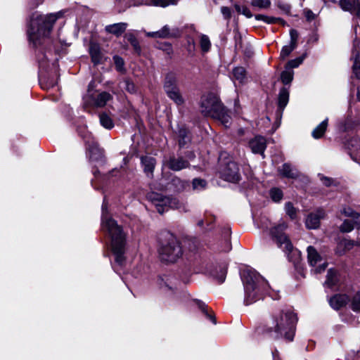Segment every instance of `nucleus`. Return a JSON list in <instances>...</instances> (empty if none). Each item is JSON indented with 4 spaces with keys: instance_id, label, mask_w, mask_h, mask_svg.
<instances>
[{
    "instance_id": "f257e3e1",
    "label": "nucleus",
    "mask_w": 360,
    "mask_h": 360,
    "mask_svg": "<svg viewBox=\"0 0 360 360\" xmlns=\"http://www.w3.org/2000/svg\"><path fill=\"white\" fill-rule=\"evenodd\" d=\"M102 229L108 233L110 238L111 250L115 255V262L123 265L125 257L126 235L122 228L115 220L110 217L107 213V202L104 199L102 205Z\"/></svg>"
},
{
    "instance_id": "f03ea898",
    "label": "nucleus",
    "mask_w": 360,
    "mask_h": 360,
    "mask_svg": "<svg viewBox=\"0 0 360 360\" xmlns=\"http://www.w3.org/2000/svg\"><path fill=\"white\" fill-rule=\"evenodd\" d=\"M297 320L296 314L290 309L277 311L271 315L266 330L273 338H284L292 341Z\"/></svg>"
},
{
    "instance_id": "7ed1b4c3",
    "label": "nucleus",
    "mask_w": 360,
    "mask_h": 360,
    "mask_svg": "<svg viewBox=\"0 0 360 360\" xmlns=\"http://www.w3.org/2000/svg\"><path fill=\"white\" fill-rule=\"evenodd\" d=\"M240 276L244 286L245 305L259 300L263 292H268V283L255 270L245 268L241 271Z\"/></svg>"
},
{
    "instance_id": "20e7f679",
    "label": "nucleus",
    "mask_w": 360,
    "mask_h": 360,
    "mask_svg": "<svg viewBox=\"0 0 360 360\" xmlns=\"http://www.w3.org/2000/svg\"><path fill=\"white\" fill-rule=\"evenodd\" d=\"M61 12L50 13L46 15H37L31 19L27 30L28 39L37 47L49 37L53 24L61 16Z\"/></svg>"
},
{
    "instance_id": "39448f33",
    "label": "nucleus",
    "mask_w": 360,
    "mask_h": 360,
    "mask_svg": "<svg viewBox=\"0 0 360 360\" xmlns=\"http://www.w3.org/2000/svg\"><path fill=\"white\" fill-rule=\"evenodd\" d=\"M158 251L160 259L167 263H174L183 255L182 247L176 237L169 233L160 234Z\"/></svg>"
},
{
    "instance_id": "423d86ee",
    "label": "nucleus",
    "mask_w": 360,
    "mask_h": 360,
    "mask_svg": "<svg viewBox=\"0 0 360 360\" xmlns=\"http://www.w3.org/2000/svg\"><path fill=\"white\" fill-rule=\"evenodd\" d=\"M286 229L287 224L283 221L277 226L271 228L270 233L278 246L281 248L288 255V256H289L290 253H292L293 255L299 257L300 255V251L294 250L292 243L284 233V231Z\"/></svg>"
},
{
    "instance_id": "0eeeda50",
    "label": "nucleus",
    "mask_w": 360,
    "mask_h": 360,
    "mask_svg": "<svg viewBox=\"0 0 360 360\" xmlns=\"http://www.w3.org/2000/svg\"><path fill=\"white\" fill-rule=\"evenodd\" d=\"M148 199L155 207L160 214H163L169 208L184 209V206L177 198L165 196L162 193L152 192L148 193Z\"/></svg>"
},
{
    "instance_id": "6e6552de",
    "label": "nucleus",
    "mask_w": 360,
    "mask_h": 360,
    "mask_svg": "<svg viewBox=\"0 0 360 360\" xmlns=\"http://www.w3.org/2000/svg\"><path fill=\"white\" fill-rule=\"evenodd\" d=\"M222 155L220 157V174L226 181L237 182L240 179L239 167L231 158H224L222 161Z\"/></svg>"
},
{
    "instance_id": "1a4fd4ad",
    "label": "nucleus",
    "mask_w": 360,
    "mask_h": 360,
    "mask_svg": "<svg viewBox=\"0 0 360 360\" xmlns=\"http://www.w3.org/2000/svg\"><path fill=\"white\" fill-rule=\"evenodd\" d=\"M223 105L214 94H208L201 98L200 110L207 117H213Z\"/></svg>"
},
{
    "instance_id": "9d476101",
    "label": "nucleus",
    "mask_w": 360,
    "mask_h": 360,
    "mask_svg": "<svg viewBox=\"0 0 360 360\" xmlns=\"http://www.w3.org/2000/svg\"><path fill=\"white\" fill-rule=\"evenodd\" d=\"M340 214L349 219H345L340 226V231L343 233L352 231L354 226H360V214L349 207H344L340 210Z\"/></svg>"
},
{
    "instance_id": "9b49d317",
    "label": "nucleus",
    "mask_w": 360,
    "mask_h": 360,
    "mask_svg": "<svg viewBox=\"0 0 360 360\" xmlns=\"http://www.w3.org/2000/svg\"><path fill=\"white\" fill-rule=\"evenodd\" d=\"M307 259L309 265L314 268L312 271L315 274L322 273L328 266L327 262L323 260L316 250L312 246L307 248Z\"/></svg>"
},
{
    "instance_id": "f8f14e48",
    "label": "nucleus",
    "mask_w": 360,
    "mask_h": 360,
    "mask_svg": "<svg viewBox=\"0 0 360 360\" xmlns=\"http://www.w3.org/2000/svg\"><path fill=\"white\" fill-rule=\"evenodd\" d=\"M81 136L86 143L89 160L92 162L101 160L103 158V151L98 147V143L94 141L91 135L81 134Z\"/></svg>"
},
{
    "instance_id": "ddd939ff",
    "label": "nucleus",
    "mask_w": 360,
    "mask_h": 360,
    "mask_svg": "<svg viewBox=\"0 0 360 360\" xmlns=\"http://www.w3.org/2000/svg\"><path fill=\"white\" fill-rule=\"evenodd\" d=\"M326 212L323 209H318L314 212L310 213L305 221L306 226L309 229H315L319 227L320 221L324 218Z\"/></svg>"
},
{
    "instance_id": "4468645a",
    "label": "nucleus",
    "mask_w": 360,
    "mask_h": 360,
    "mask_svg": "<svg viewBox=\"0 0 360 360\" xmlns=\"http://www.w3.org/2000/svg\"><path fill=\"white\" fill-rule=\"evenodd\" d=\"M167 166L172 171L178 172L189 167L190 164L188 160L182 157L171 156L167 160Z\"/></svg>"
},
{
    "instance_id": "2eb2a0df",
    "label": "nucleus",
    "mask_w": 360,
    "mask_h": 360,
    "mask_svg": "<svg viewBox=\"0 0 360 360\" xmlns=\"http://www.w3.org/2000/svg\"><path fill=\"white\" fill-rule=\"evenodd\" d=\"M249 146L253 153L263 155L266 147V139L261 136H256L249 141Z\"/></svg>"
},
{
    "instance_id": "dca6fc26",
    "label": "nucleus",
    "mask_w": 360,
    "mask_h": 360,
    "mask_svg": "<svg viewBox=\"0 0 360 360\" xmlns=\"http://www.w3.org/2000/svg\"><path fill=\"white\" fill-rule=\"evenodd\" d=\"M348 146L351 158L360 164V137L352 138L348 143Z\"/></svg>"
},
{
    "instance_id": "f3484780",
    "label": "nucleus",
    "mask_w": 360,
    "mask_h": 360,
    "mask_svg": "<svg viewBox=\"0 0 360 360\" xmlns=\"http://www.w3.org/2000/svg\"><path fill=\"white\" fill-rule=\"evenodd\" d=\"M348 302L349 297L345 294H337L329 299L330 307L335 310H338L345 306Z\"/></svg>"
},
{
    "instance_id": "a211bd4d",
    "label": "nucleus",
    "mask_w": 360,
    "mask_h": 360,
    "mask_svg": "<svg viewBox=\"0 0 360 360\" xmlns=\"http://www.w3.org/2000/svg\"><path fill=\"white\" fill-rule=\"evenodd\" d=\"M127 26L126 22H118L105 26V30L109 34L120 37L126 31Z\"/></svg>"
},
{
    "instance_id": "6ab92c4d",
    "label": "nucleus",
    "mask_w": 360,
    "mask_h": 360,
    "mask_svg": "<svg viewBox=\"0 0 360 360\" xmlns=\"http://www.w3.org/2000/svg\"><path fill=\"white\" fill-rule=\"evenodd\" d=\"M278 172L282 176L289 179H295L299 175L297 169L288 163L283 164L278 169Z\"/></svg>"
},
{
    "instance_id": "aec40b11",
    "label": "nucleus",
    "mask_w": 360,
    "mask_h": 360,
    "mask_svg": "<svg viewBox=\"0 0 360 360\" xmlns=\"http://www.w3.org/2000/svg\"><path fill=\"white\" fill-rule=\"evenodd\" d=\"M212 118L218 120L225 127H228L231 123V116L225 108L222 105Z\"/></svg>"
},
{
    "instance_id": "412c9836",
    "label": "nucleus",
    "mask_w": 360,
    "mask_h": 360,
    "mask_svg": "<svg viewBox=\"0 0 360 360\" xmlns=\"http://www.w3.org/2000/svg\"><path fill=\"white\" fill-rule=\"evenodd\" d=\"M178 0H142L135 6L147 5L160 7H166L170 4H176Z\"/></svg>"
},
{
    "instance_id": "4be33fe9",
    "label": "nucleus",
    "mask_w": 360,
    "mask_h": 360,
    "mask_svg": "<svg viewBox=\"0 0 360 360\" xmlns=\"http://www.w3.org/2000/svg\"><path fill=\"white\" fill-rule=\"evenodd\" d=\"M141 163L147 175H152L156 165L155 159L150 156H144L141 158Z\"/></svg>"
},
{
    "instance_id": "5701e85b",
    "label": "nucleus",
    "mask_w": 360,
    "mask_h": 360,
    "mask_svg": "<svg viewBox=\"0 0 360 360\" xmlns=\"http://www.w3.org/2000/svg\"><path fill=\"white\" fill-rule=\"evenodd\" d=\"M356 46V42H354L352 56V60H353L352 70L356 77L360 79V58Z\"/></svg>"
},
{
    "instance_id": "b1692460",
    "label": "nucleus",
    "mask_w": 360,
    "mask_h": 360,
    "mask_svg": "<svg viewBox=\"0 0 360 360\" xmlns=\"http://www.w3.org/2000/svg\"><path fill=\"white\" fill-rule=\"evenodd\" d=\"M89 53L91 58V60L95 65L101 63L102 54L101 53L100 47L97 44H90Z\"/></svg>"
},
{
    "instance_id": "393cba45",
    "label": "nucleus",
    "mask_w": 360,
    "mask_h": 360,
    "mask_svg": "<svg viewBox=\"0 0 360 360\" xmlns=\"http://www.w3.org/2000/svg\"><path fill=\"white\" fill-rule=\"evenodd\" d=\"M158 38L169 39L176 37L178 34V30L170 28L168 25H165L162 29L158 31Z\"/></svg>"
},
{
    "instance_id": "a878e982",
    "label": "nucleus",
    "mask_w": 360,
    "mask_h": 360,
    "mask_svg": "<svg viewBox=\"0 0 360 360\" xmlns=\"http://www.w3.org/2000/svg\"><path fill=\"white\" fill-rule=\"evenodd\" d=\"M339 5L345 11L357 15L356 0H340Z\"/></svg>"
},
{
    "instance_id": "bb28decb",
    "label": "nucleus",
    "mask_w": 360,
    "mask_h": 360,
    "mask_svg": "<svg viewBox=\"0 0 360 360\" xmlns=\"http://www.w3.org/2000/svg\"><path fill=\"white\" fill-rule=\"evenodd\" d=\"M289 101V90L283 87L281 89L278 94V108L283 110L287 105Z\"/></svg>"
},
{
    "instance_id": "cd10ccee",
    "label": "nucleus",
    "mask_w": 360,
    "mask_h": 360,
    "mask_svg": "<svg viewBox=\"0 0 360 360\" xmlns=\"http://www.w3.org/2000/svg\"><path fill=\"white\" fill-rule=\"evenodd\" d=\"M328 119L326 118L312 131L311 135L314 139H318L323 136L328 127Z\"/></svg>"
},
{
    "instance_id": "c85d7f7f",
    "label": "nucleus",
    "mask_w": 360,
    "mask_h": 360,
    "mask_svg": "<svg viewBox=\"0 0 360 360\" xmlns=\"http://www.w3.org/2000/svg\"><path fill=\"white\" fill-rule=\"evenodd\" d=\"M179 144L180 147H184L191 140L189 131L185 127H179L178 130Z\"/></svg>"
},
{
    "instance_id": "c756f323",
    "label": "nucleus",
    "mask_w": 360,
    "mask_h": 360,
    "mask_svg": "<svg viewBox=\"0 0 360 360\" xmlns=\"http://www.w3.org/2000/svg\"><path fill=\"white\" fill-rule=\"evenodd\" d=\"M112 99V96L105 91L100 93L94 100V103L97 107H103L108 101Z\"/></svg>"
},
{
    "instance_id": "7c9ffc66",
    "label": "nucleus",
    "mask_w": 360,
    "mask_h": 360,
    "mask_svg": "<svg viewBox=\"0 0 360 360\" xmlns=\"http://www.w3.org/2000/svg\"><path fill=\"white\" fill-rule=\"evenodd\" d=\"M234 79L238 81L240 84H243L246 79L245 70L243 67H237L233 70Z\"/></svg>"
},
{
    "instance_id": "2f4dec72",
    "label": "nucleus",
    "mask_w": 360,
    "mask_h": 360,
    "mask_svg": "<svg viewBox=\"0 0 360 360\" xmlns=\"http://www.w3.org/2000/svg\"><path fill=\"white\" fill-rule=\"evenodd\" d=\"M158 283L160 288L164 290H170L172 289V278L169 276H161L158 278Z\"/></svg>"
},
{
    "instance_id": "473e14b6",
    "label": "nucleus",
    "mask_w": 360,
    "mask_h": 360,
    "mask_svg": "<svg viewBox=\"0 0 360 360\" xmlns=\"http://www.w3.org/2000/svg\"><path fill=\"white\" fill-rule=\"evenodd\" d=\"M100 122L105 129H110L114 127V123L111 117L106 113H101L99 115Z\"/></svg>"
},
{
    "instance_id": "72a5a7b5",
    "label": "nucleus",
    "mask_w": 360,
    "mask_h": 360,
    "mask_svg": "<svg viewBox=\"0 0 360 360\" xmlns=\"http://www.w3.org/2000/svg\"><path fill=\"white\" fill-rule=\"evenodd\" d=\"M195 302L199 309L204 313L207 318L209 319L213 323L215 324V316L209 312L207 306L204 302L198 300H197Z\"/></svg>"
},
{
    "instance_id": "f704fd0d",
    "label": "nucleus",
    "mask_w": 360,
    "mask_h": 360,
    "mask_svg": "<svg viewBox=\"0 0 360 360\" xmlns=\"http://www.w3.org/2000/svg\"><path fill=\"white\" fill-rule=\"evenodd\" d=\"M176 85H177V78L176 75L172 72L167 74L164 82V90Z\"/></svg>"
},
{
    "instance_id": "c9c22d12",
    "label": "nucleus",
    "mask_w": 360,
    "mask_h": 360,
    "mask_svg": "<svg viewBox=\"0 0 360 360\" xmlns=\"http://www.w3.org/2000/svg\"><path fill=\"white\" fill-rule=\"evenodd\" d=\"M167 96L172 100L177 105H181L184 103V99L180 92L178 91H170Z\"/></svg>"
},
{
    "instance_id": "e433bc0d",
    "label": "nucleus",
    "mask_w": 360,
    "mask_h": 360,
    "mask_svg": "<svg viewBox=\"0 0 360 360\" xmlns=\"http://www.w3.org/2000/svg\"><path fill=\"white\" fill-rule=\"evenodd\" d=\"M351 309L356 312H360V291L356 292L351 300Z\"/></svg>"
},
{
    "instance_id": "4c0bfd02",
    "label": "nucleus",
    "mask_w": 360,
    "mask_h": 360,
    "mask_svg": "<svg viewBox=\"0 0 360 360\" xmlns=\"http://www.w3.org/2000/svg\"><path fill=\"white\" fill-rule=\"evenodd\" d=\"M200 46L203 52H207L211 46V42L208 36L205 34H200Z\"/></svg>"
},
{
    "instance_id": "58836bf2",
    "label": "nucleus",
    "mask_w": 360,
    "mask_h": 360,
    "mask_svg": "<svg viewBox=\"0 0 360 360\" xmlns=\"http://www.w3.org/2000/svg\"><path fill=\"white\" fill-rule=\"evenodd\" d=\"M269 195L273 201L278 202L283 198L282 191L278 188H273L270 190Z\"/></svg>"
},
{
    "instance_id": "ea45409f",
    "label": "nucleus",
    "mask_w": 360,
    "mask_h": 360,
    "mask_svg": "<svg viewBox=\"0 0 360 360\" xmlns=\"http://www.w3.org/2000/svg\"><path fill=\"white\" fill-rule=\"evenodd\" d=\"M281 79L284 84H290L293 79V71L285 69V70L282 72Z\"/></svg>"
},
{
    "instance_id": "a19ab883",
    "label": "nucleus",
    "mask_w": 360,
    "mask_h": 360,
    "mask_svg": "<svg viewBox=\"0 0 360 360\" xmlns=\"http://www.w3.org/2000/svg\"><path fill=\"white\" fill-rule=\"evenodd\" d=\"M251 5L254 7H257L260 9H266L270 7V0H252Z\"/></svg>"
},
{
    "instance_id": "79ce46f5",
    "label": "nucleus",
    "mask_w": 360,
    "mask_h": 360,
    "mask_svg": "<svg viewBox=\"0 0 360 360\" xmlns=\"http://www.w3.org/2000/svg\"><path fill=\"white\" fill-rule=\"evenodd\" d=\"M285 210L286 214L290 217V219H295L297 216V209L293 206L292 202H288L285 205Z\"/></svg>"
},
{
    "instance_id": "37998d69",
    "label": "nucleus",
    "mask_w": 360,
    "mask_h": 360,
    "mask_svg": "<svg viewBox=\"0 0 360 360\" xmlns=\"http://www.w3.org/2000/svg\"><path fill=\"white\" fill-rule=\"evenodd\" d=\"M207 185L204 179L195 178L192 181V186L193 190L202 191L205 188Z\"/></svg>"
},
{
    "instance_id": "c03bdc74",
    "label": "nucleus",
    "mask_w": 360,
    "mask_h": 360,
    "mask_svg": "<svg viewBox=\"0 0 360 360\" xmlns=\"http://www.w3.org/2000/svg\"><path fill=\"white\" fill-rule=\"evenodd\" d=\"M295 48V46L290 44L289 45L284 46L281 51L280 58L285 60Z\"/></svg>"
},
{
    "instance_id": "a18cd8bd",
    "label": "nucleus",
    "mask_w": 360,
    "mask_h": 360,
    "mask_svg": "<svg viewBox=\"0 0 360 360\" xmlns=\"http://www.w3.org/2000/svg\"><path fill=\"white\" fill-rule=\"evenodd\" d=\"M336 282V274L333 269H329L327 273V278L325 283L329 286L332 287L335 285Z\"/></svg>"
},
{
    "instance_id": "49530a36",
    "label": "nucleus",
    "mask_w": 360,
    "mask_h": 360,
    "mask_svg": "<svg viewBox=\"0 0 360 360\" xmlns=\"http://www.w3.org/2000/svg\"><path fill=\"white\" fill-rule=\"evenodd\" d=\"M172 184L176 187L178 191H183L188 186V182L182 181L179 178H174L172 179Z\"/></svg>"
},
{
    "instance_id": "de8ad7c7",
    "label": "nucleus",
    "mask_w": 360,
    "mask_h": 360,
    "mask_svg": "<svg viewBox=\"0 0 360 360\" xmlns=\"http://www.w3.org/2000/svg\"><path fill=\"white\" fill-rule=\"evenodd\" d=\"M303 61V58L300 57L293 60H290L288 62L285 66V69L291 70L292 68H297Z\"/></svg>"
},
{
    "instance_id": "09e8293b",
    "label": "nucleus",
    "mask_w": 360,
    "mask_h": 360,
    "mask_svg": "<svg viewBox=\"0 0 360 360\" xmlns=\"http://www.w3.org/2000/svg\"><path fill=\"white\" fill-rule=\"evenodd\" d=\"M226 275V266L221 268L219 274H213V276L215 277L219 283H223L225 281Z\"/></svg>"
},
{
    "instance_id": "8fccbe9b",
    "label": "nucleus",
    "mask_w": 360,
    "mask_h": 360,
    "mask_svg": "<svg viewBox=\"0 0 360 360\" xmlns=\"http://www.w3.org/2000/svg\"><path fill=\"white\" fill-rule=\"evenodd\" d=\"M125 89L129 93H134L136 91V86L129 79H125L123 82Z\"/></svg>"
},
{
    "instance_id": "3c124183",
    "label": "nucleus",
    "mask_w": 360,
    "mask_h": 360,
    "mask_svg": "<svg viewBox=\"0 0 360 360\" xmlns=\"http://www.w3.org/2000/svg\"><path fill=\"white\" fill-rule=\"evenodd\" d=\"M358 124H359V122L356 124H353L352 122L351 119L347 118L345 121V123L340 127V129L342 131H347V130L352 129L353 127H354L355 125H356Z\"/></svg>"
},
{
    "instance_id": "603ef678",
    "label": "nucleus",
    "mask_w": 360,
    "mask_h": 360,
    "mask_svg": "<svg viewBox=\"0 0 360 360\" xmlns=\"http://www.w3.org/2000/svg\"><path fill=\"white\" fill-rule=\"evenodd\" d=\"M354 245V241L350 240H347V239L342 240L339 244L340 246L344 247L345 250H349L350 249L352 248Z\"/></svg>"
},
{
    "instance_id": "864d4df0",
    "label": "nucleus",
    "mask_w": 360,
    "mask_h": 360,
    "mask_svg": "<svg viewBox=\"0 0 360 360\" xmlns=\"http://www.w3.org/2000/svg\"><path fill=\"white\" fill-rule=\"evenodd\" d=\"M290 44H292V45H294V46H297V38H298V33L297 32V30H291L290 31Z\"/></svg>"
},
{
    "instance_id": "5fc2aeb1",
    "label": "nucleus",
    "mask_w": 360,
    "mask_h": 360,
    "mask_svg": "<svg viewBox=\"0 0 360 360\" xmlns=\"http://www.w3.org/2000/svg\"><path fill=\"white\" fill-rule=\"evenodd\" d=\"M265 22L268 24H274V23H281L285 24V21L279 18L269 17L267 16V19H266Z\"/></svg>"
},
{
    "instance_id": "6e6d98bb",
    "label": "nucleus",
    "mask_w": 360,
    "mask_h": 360,
    "mask_svg": "<svg viewBox=\"0 0 360 360\" xmlns=\"http://www.w3.org/2000/svg\"><path fill=\"white\" fill-rule=\"evenodd\" d=\"M129 41L134 50L139 53L141 52V47L138 40L135 37H131L129 38Z\"/></svg>"
},
{
    "instance_id": "4d7b16f0",
    "label": "nucleus",
    "mask_w": 360,
    "mask_h": 360,
    "mask_svg": "<svg viewBox=\"0 0 360 360\" xmlns=\"http://www.w3.org/2000/svg\"><path fill=\"white\" fill-rule=\"evenodd\" d=\"M221 12L224 16V18L226 20H229L231 17V11L230 8L226 6H222L221 8Z\"/></svg>"
},
{
    "instance_id": "13d9d810",
    "label": "nucleus",
    "mask_w": 360,
    "mask_h": 360,
    "mask_svg": "<svg viewBox=\"0 0 360 360\" xmlns=\"http://www.w3.org/2000/svg\"><path fill=\"white\" fill-rule=\"evenodd\" d=\"M114 61H115L117 69L118 70H121L123 68V65H124V61L122 59V58L116 56L114 57Z\"/></svg>"
},
{
    "instance_id": "bf43d9fd",
    "label": "nucleus",
    "mask_w": 360,
    "mask_h": 360,
    "mask_svg": "<svg viewBox=\"0 0 360 360\" xmlns=\"http://www.w3.org/2000/svg\"><path fill=\"white\" fill-rule=\"evenodd\" d=\"M304 13L307 21H311L315 19L316 15L311 10H304Z\"/></svg>"
},
{
    "instance_id": "052dcab7",
    "label": "nucleus",
    "mask_w": 360,
    "mask_h": 360,
    "mask_svg": "<svg viewBox=\"0 0 360 360\" xmlns=\"http://www.w3.org/2000/svg\"><path fill=\"white\" fill-rule=\"evenodd\" d=\"M321 180L322 181L323 184L326 186H330L333 183V180L331 179L324 176H322L321 178Z\"/></svg>"
},
{
    "instance_id": "680f3d73",
    "label": "nucleus",
    "mask_w": 360,
    "mask_h": 360,
    "mask_svg": "<svg viewBox=\"0 0 360 360\" xmlns=\"http://www.w3.org/2000/svg\"><path fill=\"white\" fill-rule=\"evenodd\" d=\"M242 14L248 18H250L252 17V14L251 11L247 6L243 8V12L242 13Z\"/></svg>"
},
{
    "instance_id": "e2e57ef3",
    "label": "nucleus",
    "mask_w": 360,
    "mask_h": 360,
    "mask_svg": "<svg viewBox=\"0 0 360 360\" xmlns=\"http://www.w3.org/2000/svg\"><path fill=\"white\" fill-rule=\"evenodd\" d=\"M180 91L178 87V84L176 86H172L170 88H167V89L165 90L166 94H169L170 91Z\"/></svg>"
},
{
    "instance_id": "0e129e2a",
    "label": "nucleus",
    "mask_w": 360,
    "mask_h": 360,
    "mask_svg": "<svg viewBox=\"0 0 360 360\" xmlns=\"http://www.w3.org/2000/svg\"><path fill=\"white\" fill-rule=\"evenodd\" d=\"M244 7H246L245 6H240L239 4H235L234 5V8H235V10L236 11V12L238 13H241L243 12V8Z\"/></svg>"
},
{
    "instance_id": "69168bd1",
    "label": "nucleus",
    "mask_w": 360,
    "mask_h": 360,
    "mask_svg": "<svg viewBox=\"0 0 360 360\" xmlns=\"http://www.w3.org/2000/svg\"><path fill=\"white\" fill-rule=\"evenodd\" d=\"M146 36L149 37L158 38V31L146 32Z\"/></svg>"
},
{
    "instance_id": "338daca9",
    "label": "nucleus",
    "mask_w": 360,
    "mask_h": 360,
    "mask_svg": "<svg viewBox=\"0 0 360 360\" xmlns=\"http://www.w3.org/2000/svg\"><path fill=\"white\" fill-rule=\"evenodd\" d=\"M255 19L257 20H262L265 22L266 19H267V16L264 15H256Z\"/></svg>"
},
{
    "instance_id": "774afa93",
    "label": "nucleus",
    "mask_w": 360,
    "mask_h": 360,
    "mask_svg": "<svg viewBox=\"0 0 360 360\" xmlns=\"http://www.w3.org/2000/svg\"><path fill=\"white\" fill-rule=\"evenodd\" d=\"M357 15L360 16V0H356Z\"/></svg>"
}]
</instances>
